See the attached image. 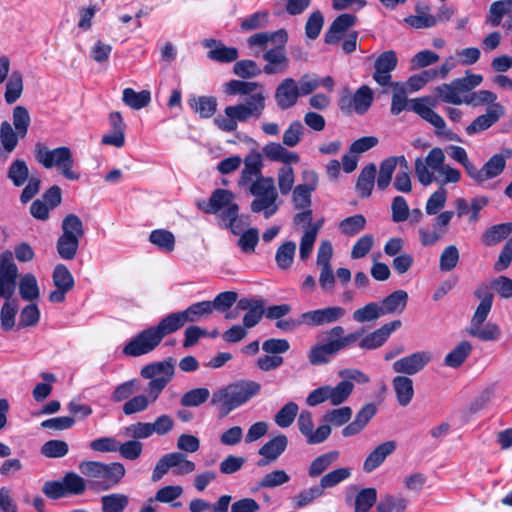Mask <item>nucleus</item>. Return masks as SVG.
<instances>
[{
  "mask_svg": "<svg viewBox=\"0 0 512 512\" xmlns=\"http://www.w3.org/2000/svg\"><path fill=\"white\" fill-rule=\"evenodd\" d=\"M227 95H249L248 99L236 105L227 106L225 115L214 118V124L224 132H234L238 128V122H247L254 118L259 119L266 107V96L262 86L258 82L243 80H230L225 84Z\"/></svg>",
  "mask_w": 512,
  "mask_h": 512,
  "instance_id": "nucleus-1",
  "label": "nucleus"
},
{
  "mask_svg": "<svg viewBox=\"0 0 512 512\" xmlns=\"http://www.w3.org/2000/svg\"><path fill=\"white\" fill-rule=\"evenodd\" d=\"M392 88L390 112L397 116L405 110L413 111L436 129V133L445 134L446 123L441 115L429 107L432 98L429 96L408 99L407 89L402 82L389 85Z\"/></svg>",
  "mask_w": 512,
  "mask_h": 512,
  "instance_id": "nucleus-2",
  "label": "nucleus"
},
{
  "mask_svg": "<svg viewBox=\"0 0 512 512\" xmlns=\"http://www.w3.org/2000/svg\"><path fill=\"white\" fill-rule=\"evenodd\" d=\"M234 194L227 189H216L212 192L209 201H199L198 208L206 214H215L234 235H241L244 222L239 218V206L234 201Z\"/></svg>",
  "mask_w": 512,
  "mask_h": 512,
  "instance_id": "nucleus-3",
  "label": "nucleus"
},
{
  "mask_svg": "<svg viewBox=\"0 0 512 512\" xmlns=\"http://www.w3.org/2000/svg\"><path fill=\"white\" fill-rule=\"evenodd\" d=\"M490 289H492L490 284L485 283L480 284L475 289L474 295L480 300V303L467 327V333L481 341H496L501 336V329L496 323L488 322L484 324L491 311L494 299Z\"/></svg>",
  "mask_w": 512,
  "mask_h": 512,
  "instance_id": "nucleus-4",
  "label": "nucleus"
},
{
  "mask_svg": "<svg viewBox=\"0 0 512 512\" xmlns=\"http://www.w3.org/2000/svg\"><path fill=\"white\" fill-rule=\"evenodd\" d=\"M261 391V384L253 380H238L213 392L211 405L227 416L236 408L246 404Z\"/></svg>",
  "mask_w": 512,
  "mask_h": 512,
  "instance_id": "nucleus-5",
  "label": "nucleus"
},
{
  "mask_svg": "<svg viewBox=\"0 0 512 512\" xmlns=\"http://www.w3.org/2000/svg\"><path fill=\"white\" fill-rule=\"evenodd\" d=\"M447 154L461 164L468 177L478 186L501 175L506 167L505 157L502 154L492 155L481 168H478L468 157L466 150L461 146L451 145L446 148Z\"/></svg>",
  "mask_w": 512,
  "mask_h": 512,
  "instance_id": "nucleus-6",
  "label": "nucleus"
},
{
  "mask_svg": "<svg viewBox=\"0 0 512 512\" xmlns=\"http://www.w3.org/2000/svg\"><path fill=\"white\" fill-rule=\"evenodd\" d=\"M78 469L89 479V487L95 492H104L115 488L126 474V469L120 462L82 461L79 463Z\"/></svg>",
  "mask_w": 512,
  "mask_h": 512,
  "instance_id": "nucleus-7",
  "label": "nucleus"
},
{
  "mask_svg": "<svg viewBox=\"0 0 512 512\" xmlns=\"http://www.w3.org/2000/svg\"><path fill=\"white\" fill-rule=\"evenodd\" d=\"M34 157L36 162L45 169L57 168L67 180L75 181L80 178V174L73 169L75 164L73 153L67 146L50 149L43 143L37 142L34 146Z\"/></svg>",
  "mask_w": 512,
  "mask_h": 512,
  "instance_id": "nucleus-8",
  "label": "nucleus"
},
{
  "mask_svg": "<svg viewBox=\"0 0 512 512\" xmlns=\"http://www.w3.org/2000/svg\"><path fill=\"white\" fill-rule=\"evenodd\" d=\"M250 193L254 196L250 208L254 213H262L269 219L279 209L278 191L272 177H260L250 185Z\"/></svg>",
  "mask_w": 512,
  "mask_h": 512,
  "instance_id": "nucleus-9",
  "label": "nucleus"
},
{
  "mask_svg": "<svg viewBox=\"0 0 512 512\" xmlns=\"http://www.w3.org/2000/svg\"><path fill=\"white\" fill-rule=\"evenodd\" d=\"M483 77L478 74H467L450 83H444L435 88L436 96L444 103L461 105L465 104L467 93L479 86Z\"/></svg>",
  "mask_w": 512,
  "mask_h": 512,
  "instance_id": "nucleus-10",
  "label": "nucleus"
},
{
  "mask_svg": "<svg viewBox=\"0 0 512 512\" xmlns=\"http://www.w3.org/2000/svg\"><path fill=\"white\" fill-rule=\"evenodd\" d=\"M175 366L173 359L150 363L142 367L140 376L149 379L148 391L151 393L152 400H157L161 392L173 379Z\"/></svg>",
  "mask_w": 512,
  "mask_h": 512,
  "instance_id": "nucleus-11",
  "label": "nucleus"
},
{
  "mask_svg": "<svg viewBox=\"0 0 512 512\" xmlns=\"http://www.w3.org/2000/svg\"><path fill=\"white\" fill-rule=\"evenodd\" d=\"M353 390L354 384L350 381L342 380L336 386L323 385L308 394L306 404L314 407L328 401L332 406H340L348 400Z\"/></svg>",
  "mask_w": 512,
  "mask_h": 512,
  "instance_id": "nucleus-12",
  "label": "nucleus"
},
{
  "mask_svg": "<svg viewBox=\"0 0 512 512\" xmlns=\"http://www.w3.org/2000/svg\"><path fill=\"white\" fill-rule=\"evenodd\" d=\"M170 469H173L174 475L184 476L194 472L196 464L180 451L167 453L157 461L151 480L158 482Z\"/></svg>",
  "mask_w": 512,
  "mask_h": 512,
  "instance_id": "nucleus-13",
  "label": "nucleus"
},
{
  "mask_svg": "<svg viewBox=\"0 0 512 512\" xmlns=\"http://www.w3.org/2000/svg\"><path fill=\"white\" fill-rule=\"evenodd\" d=\"M160 343L161 339L150 326L131 338L123 347L122 353L129 357H139L152 352Z\"/></svg>",
  "mask_w": 512,
  "mask_h": 512,
  "instance_id": "nucleus-14",
  "label": "nucleus"
},
{
  "mask_svg": "<svg viewBox=\"0 0 512 512\" xmlns=\"http://www.w3.org/2000/svg\"><path fill=\"white\" fill-rule=\"evenodd\" d=\"M18 278V267L14 263L13 253L6 250L0 254V298L12 299Z\"/></svg>",
  "mask_w": 512,
  "mask_h": 512,
  "instance_id": "nucleus-15",
  "label": "nucleus"
},
{
  "mask_svg": "<svg viewBox=\"0 0 512 512\" xmlns=\"http://www.w3.org/2000/svg\"><path fill=\"white\" fill-rule=\"evenodd\" d=\"M433 359V353L429 350H419L406 355L392 364L395 373L411 376L422 371Z\"/></svg>",
  "mask_w": 512,
  "mask_h": 512,
  "instance_id": "nucleus-16",
  "label": "nucleus"
},
{
  "mask_svg": "<svg viewBox=\"0 0 512 512\" xmlns=\"http://www.w3.org/2000/svg\"><path fill=\"white\" fill-rule=\"evenodd\" d=\"M346 315L341 306H327L302 313L304 325L319 327L340 321Z\"/></svg>",
  "mask_w": 512,
  "mask_h": 512,
  "instance_id": "nucleus-17",
  "label": "nucleus"
},
{
  "mask_svg": "<svg viewBox=\"0 0 512 512\" xmlns=\"http://www.w3.org/2000/svg\"><path fill=\"white\" fill-rule=\"evenodd\" d=\"M397 64L396 52L393 50L384 51L374 62L373 80L382 87L393 84L391 73L396 69Z\"/></svg>",
  "mask_w": 512,
  "mask_h": 512,
  "instance_id": "nucleus-18",
  "label": "nucleus"
},
{
  "mask_svg": "<svg viewBox=\"0 0 512 512\" xmlns=\"http://www.w3.org/2000/svg\"><path fill=\"white\" fill-rule=\"evenodd\" d=\"M287 43L275 42L274 47L263 53V59L267 62L263 72L267 75H275L286 72L289 66V59L286 54Z\"/></svg>",
  "mask_w": 512,
  "mask_h": 512,
  "instance_id": "nucleus-19",
  "label": "nucleus"
},
{
  "mask_svg": "<svg viewBox=\"0 0 512 512\" xmlns=\"http://www.w3.org/2000/svg\"><path fill=\"white\" fill-rule=\"evenodd\" d=\"M505 114V108L502 104H495L487 107L484 114L476 117L465 129L469 136L482 133L496 124Z\"/></svg>",
  "mask_w": 512,
  "mask_h": 512,
  "instance_id": "nucleus-20",
  "label": "nucleus"
},
{
  "mask_svg": "<svg viewBox=\"0 0 512 512\" xmlns=\"http://www.w3.org/2000/svg\"><path fill=\"white\" fill-rule=\"evenodd\" d=\"M299 97L298 84L294 78L288 77L283 79L275 89V102L281 110L294 107Z\"/></svg>",
  "mask_w": 512,
  "mask_h": 512,
  "instance_id": "nucleus-21",
  "label": "nucleus"
},
{
  "mask_svg": "<svg viewBox=\"0 0 512 512\" xmlns=\"http://www.w3.org/2000/svg\"><path fill=\"white\" fill-rule=\"evenodd\" d=\"M288 439L284 434H279L266 442L258 451L262 458L258 461L259 467L267 466L276 461L286 450Z\"/></svg>",
  "mask_w": 512,
  "mask_h": 512,
  "instance_id": "nucleus-22",
  "label": "nucleus"
},
{
  "mask_svg": "<svg viewBox=\"0 0 512 512\" xmlns=\"http://www.w3.org/2000/svg\"><path fill=\"white\" fill-rule=\"evenodd\" d=\"M400 326V320H394L384 324L379 329L363 337L359 342V347L365 350H372L381 347L390 337L392 332L397 330Z\"/></svg>",
  "mask_w": 512,
  "mask_h": 512,
  "instance_id": "nucleus-23",
  "label": "nucleus"
},
{
  "mask_svg": "<svg viewBox=\"0 0 512 512\" xmlns=\"http://www.w3.org/2000/svg\"><path fill=\"white\" fill-rule=\"evenodd\" d=\"M397 448V444L394 440L386 441L379 444L374 450H372L363 463V470L366 473H371L377 469L386 458L391 455Z\"/></svg>",
  "mask_w": 512,
  "mask_h": 512,
  "instance_id": "nucleus-24",
  "label": "nucleus"
},
{
  "mask_svg": "<svg viewBox=\"0 0 512 512\" xmlns=\"http://www.w3.org/2000/svg\"><path fill=\"white\" fill-rule=\"evenodd\" d=\"M203 46L210 49L207 54L208 58L216 62L230 63L239 56L237 48L227 47L215 39H205Z\"/></svg>",
  "mask_w": 512,
  "mask_h": 512,
  "instance_id": "nucleus-25",
  "label": "nucleus"
},
{
  "mask_svg": "<svg viewBox=\"0 0 512 512\" xmlns=\"http://www.w3.org/2000/svg\"><path fill=\"white\" fill-rule=\"evenodd\" d=\"M357 21V17L354 14L343 13L330 25L329 29L325 33L324 40L327 44H336L340 41L342 34L346 32L350 27L354 26Z\"/></svg>",
  "mask_w": 512,
  "mask_h": 512,
  "instance_id": "nucleus-26",
  "label": "nucleus"
},
{
  "mask_svg": "<svg viewBox=\"0 0 512 512\" xmlns=\"http://www.w3.org/2000/svg\"><path fill=\"white\" fill-rule=\"evenodd\" d=\"M288 33L285 29H279L273 32H259L248 37L247 45L250 49L259 48L265 50L268 45L275 42L287 43Z\"/></svg>",
  "mask_w": 512,
  "mask_h": 512,
  "instance_id": "nucleus-27",
  "label": "nucleus"
},
{
  "mask_svg": "<svg viewBox=\"0 0 512 512\" xmlns=\"http://www.w3.org/2000/svg\"><path fill=\"white\" fill-rule=\"evenodd\" d=\"M263 167L262 157L259 153H251L244 159V168L241 171L239 185L245 186L252 184L256 179L262 177L261 170Z\"/></svg>",
  "mask_w": 512,
  "mask_h": 512,
  "instance_id": "nucleus-28",
  "label": "nucleus"
},
{
  "mask_svg": "<svg viewBox=\"0 0 512 512\" xmlns=\"http://www.w3.org/2000/svg\"><path fill=\"white\" fill-rule=\"evenodd\" d=\"M338 353L332 337H327V342L316 344L310 349L308 359L312 365H322L328 363Z\"/></svg>",
  "mask_w": 512,
  "mask_h": 512,
  "instance_id": "nucleus-29",
  "label": "nucleus"
},
{
  "mask_svg": "<svg viewBox=\"0 0 512 512\" xmlns=\"http://www.w3.org/2000/svg\"><path fill=\"white\" fill-rule=\"evenodd\" d=\"M20 135L8 121L0 125V154L7 158L17 147Z\"/></svg>",
  "mask_w": 512,
  "mask_h": 512,
  "instance_id": "nucleus-30",
  "label": "nucleus"
},
{
  "mask_svg": "<svg viewBox=\"0 0 512 512\" xmlns=\"http://www.w3.org/2000/svg\"><path fill=\"white\" fill-rule=\"evenodd\" d=\"M392 386L398 404L402 407L407 406L412 401L414 396L412 379L404 375H398L393 378Z\"/></svg>",
  "mask_w": 512,
  "mask_h": 512,
  "instance_id": "nucleus-31",
  "label": "nucleus"
},
{
  "mask_svg": "<svg viewBox=\"0 0 512 512\" xmlns=\"http://www.w3.org/2000/svg\"><path fill=\"white\" fill-rule=\"evenodd\" d=\"M231 500L230 495H222L215 503L210 504L202 498H195L190 501L189 510L190 512H204L207 510H210V512H228Z\"/></svg>",
  "mask_w": 512,
  "mask_h": 512,
  "instance_id": "nucleus-32",
  "label": "nucleus"
},
{
  "mask_svg": "<svg viewBox=\"0 0 512 512\" xmlns=\"http://www.w3.org/2000/svg\"><path fill=\"white\" fill-rule=\"evenodd\" d=\"M190 108L200 118H210L217 110V100L213 96H192L188 100Z\"/></svg>",
  "mask_w": 512,
  "mask_h": 512,
  "instance_id": "nucleus-33",
  "label": "nucleus"
},
{
  "mask_svg": "<svg viewBox=\"0 0 512 512\" xmlns=\"http://www.w3.org/2000/svg\"><path fill=\"white\" fill-rule=\"evenodd\" d=\"M408 294L404 290H396L385 297L380 304L384 315L399 314L405 309Z\"/></svg>",
  "mask_w": 512,
  "mask_h": 512,
  "instance_id": "nucleus-34",
  "label": "nucleus"
},
{
  "mask_svg": "<svg viewBox=\"0 0 512 512\" xmlns=\"http://www.w3.org/2000/svg\"><path fill=\"white\" fill-rule=\"evenodd\" d=\"M376 171V165L373 163L361 170L356 183V191L360 197L367 198L371 195L375 185Z\"/></svg>",
  "mask_w": 512,
  "mask_h": 512,
  "instance_id": "nucleus-35",
  "label": "nucleus"
},
{
  "mask_svg": "<svg viewBox=\"0 0 512 512\" xmlns=\"http://www.w3.org/2000/svg\"><path fill=\"white\" fill-rule=\"evenodd\" d=\"M340 457L338 450H331L317 456L308 467V475L311 478L321 476Z\"/></svg>",
  "mask_w": 512,
  "mask_h": 512,
  "instance_id": "nucleus-36",
  "label": "nucleus"
},
{
  "mask_svg": "<svg viewBox=\"0 0 512 512\" xmlns=\"http://www.w3.org/2000/svg\"><path fill=\"white\" fill-rule=\"evenodd\" d=\"M183 319L184 318H182L180 311L171 313L161 319L157 325L152 327L162 341L165 336L178 331L185 325Z\"/></svg>",
  "mask_w": 512,
  "mask_h": 512,
  "instance_id": "nucleus-37",
  "label": "nucleus"
},
{
  "mask_svg": "<svg viewBox=\"0 0 512 512\" xmlns=\"http://www.w3.org/2000/svg\"><path fill=\"white\" fill-rule=\"evenodd\" d=\"M327 337H332L338 352L352 346L361 336L360 332L345 334V329L340 326H334L326 332Z\"/></svg>",
  "mask_w": 512,
  "mask_h": 512,
  "instance_id": "nucleus-38",
  "label": "nucleus"
},
{
  "mask_svg": "<svg viewBox=\"0 0 512 512\" xmlns=\"http://www.w3.org/2000/svg\"><path fill=\"white\" fill-rule=\"evenodd\" d=\"M512 233V223L506 222L497 225H493L488 228L482 235V242L486 246H493Z\"/></svg>",
  "mask_w": 512,
  "mask_h": 512,
  "instance_id": "nucleus-39",
  "label": "nucleus"
},
{
  "mask_svg": "<svg viewBox=\"0 0 512 512\" xmlns=\"http://www.w3.org/2000/svg\"><path fill=\"white\" fill-rule=\"evenodd\" d=\"M367 220L362 214H355L341 220L338 229L347 237H354L366 228Z\"/></svg>",
  "mask_w": 512,
  "mask_h": 512,
  "instance_id": "nucleus-40",
  "label": "nucleus"
},
{
  "mask_svg": "<svg viewBox=\"0 0 512 512\" xmlns=\"http://www.w3.org/2000/svg\"><path fill=\"white\" fill-rule=\"evenodd\" d=\"M472 352V345L468 341L460 342L444 358V365L450 368L460 367Z\"/></svg>",
  "mask_w": 512,
  "mask_h": 512,
  "instance_id": "nucleus-41",
  "label": "nucleus"
},
{
  "mask_svg": "<svg viewBox=\"0 0 512 512\" xmlns=\"http://www.w3.org/2000/svg\"><path fill=\"white\" fill-rule=\"evenodd\" d=\"M149 241L160 251L169 253L175 248V236L166 229H155L149 235Z\"/></svg>",
  "mask_w": 512,
  "mask_h": 512,
  "instance_id": "nucleus-42",
  "label": "nucleus"
},
{
  "mask_svg": "<svg viewBox=\"0 0 512 512\" xmlns=\"http://www.w3.org/2000/svg\"><path fill=\"white\" fill-rule=\"evenodd\" d=\"M61 235L67 238L80 239L85 231L82 220L75 214H68L64 217L61 224Z\"/></svg>",
  "mask_w": 512,
  "mask_h": 512,
  "instance_id": "nucleus-43",
  "label": "nucleus"
},
{
  "mask_svg": "<svg viewBox=\"0 0 512 512\" xmlns=\"http://www.w3.org/2000/svg\"><path fill=\"white\" fill-rule=\"evenodd\" d=\"M123 102L132 109L140 110L149 105L151 94L148 90L136 92L132 88H125L122 96Z\"/></svg>",
  "mask_w": 512,
  "mask_h": 512,
  "instance_id": "nucleus-44",
  "label": "nucleus"
},
{
  "mask_svg": "<svg viewBox=\"0 0 512 512\" xmlns=\"http://www.w3.org/2000/svg\"><path fill=\"white\" fill-rule=\"evenodd\" d=\"M102 512H123L129 504V497L122 493H111L100 498Z\"/></svg>",
  "mask_w": 512,
  "mask_h": 512,
  "instance_id": "nucleus-45",
  "label": "nucleus"
},
{
  "mask_svg": "<svg viewBox=\"0 0 512 512\" xmlns=\"http://www.w3.org/2000/svg\"><path fill=\"white\" fill-rule=\"evenodd\" d=\"M19 294L25 301H33L39 298L40 291L36 277L27 273L19 281Z\"/></svg>",
  "mask_w": 512,
  "mask_h": 512,
  "instance_id": "nucleus-46",
  "label": "nucleus"
},
{
  "mask_svg": "<svg viewBox=\"0 0 512 512\" xmlns=\"http://www.w3.org/2000/svg\"><path fill=\"white\" fill-rule=\"evenodd\" d=\"M354 112L357 114L366 113L373 103V91L367 85H362L353 94Z\"/></svg>",
  "mask_w": 512,
  "mask_h": 512,
  "instance_id": "nucleus-47",
  "label": "nucleus"
},
{
  "mask_svg": "<svg viewBox=\"0 0 512 512\" xmlns=\"http://www.w3.org/2000/svg\"><path fill=\"white\" fill-rule=\"evenodd\" d=\"M296 252V244L286 241L281 244L275 254V261L279 269L287 270L291 267Z\"/></svg>",
  "mask_w": 512,
  "mask_h": 512,
  "instance_id": "nucleus-48",
  "label": "nucleus"
},
{
  "mask_svg": "<svg viewBox=\"0 0 512 512\" xmlns=\"http://www.w3.org/2000/svg\"><path fill=\"white\" fill-rule=\"evenodd\" d=\"M23 91V76L20 71H13L6 84L4 94L7 104L15 103L21 96Z\"/></svg>",
  "mask_w": 512,
  "mask_h": 512,
  "instance_id": "nucleus-49",
  "label": "nucleus"
},
{
  "mask_svg": "<svg viewBox=\"0 0 512 512\" xmlns=\"http://www.w3.org/2000/svg\"><path fill=\"white\" fill-rule=\"evenodd\" d=\"M299 411L297 403L290 401L287 402L275 415L274 422L280 428L290 427Z\"/></svg>",
  "mask_w": 512,
  "mask_h": 512,
  "instance_id": "nucleus-50",
  "label": "nucleus"
},
{
  "mask_svg": "<svg viewBox=\"0 0 512 512\" xmlns=\"http://www.w3.org/2000/svg\"><path fill=\"white\" fill-rule=\"evenodd\" d=\"M155 401L152 400L151 393L148 391V395L139 394L128 399L124 403L122 411L125 415L140 413L145 411Z\"/></svg>",
  "mask_w": 512,
  "mask_h": 512,
  "instance_id": "nucleus-51",
  "label": "nucleus"
},
{
  "mask_svg": "<svg viewBox=\"0 0 512 512\" xmlns=\"http://www.w3.org/2000/svg\"><path fill=\"white\" fill-rule=\"evenodd\" d=\"M295 183V173L292 166L282 165L277 171V184L281 195L286 196L292 192Z\"/></svg>",
  "mask_w": 512,
  "mask_h": 512,
  "instance_id": "nucleus-52",
  "label": "nucleus"
},
{
  "mask_svg": "<svg viewBox=\"0 0 512 512\" xmlns=\"http://www.w3.org/2000/svg\"><path fill=\"white\" fill-rule=\"evenodd\" d=\"M352 414L353 411L349 406H342L328 410L323 416V421L326 422L330 427H340L349 422Z\"/></svg>",
  "mask_w": 512,
  "mask_h": 512,
  "instance_id": "nucleus-53",
  "label": "nucleus"
},
{
  "mask_svg": "<svg viewBox=\"0 0 512 512\" xmlns=\"http://www.w3.org/2000/svg\"><path fill=\"white\" fill-rule=\"evenodd\" d=\"M210 301H201L196 302L190 305L184 311H180L182 318H184L185 324L187 322H196L201 319L203 316L210 315L211 311Z\"/></svg>",
  "mask_w": 512,
  "mask_h": 512,
  "instance_id": "nucleus-54",
  "label": "nucleus"
},
{
  "mask_svg": "<svg viewBox=\"0 0 512 512\" xmlns=\"http://www.w3.org/2000/svg\"><path fill=\"white\" fill-rule=\"evenodd\" d=\"M381 316H384V314L377 302H370L353 312V320L358 323L373 321Z\"/></svg>",
  "mask_w": 512,
  "mask_h": 512,
  "instance_id": "nucleus-55",
  "label": "nucleus"
},
{
  "mask_svg": "<svg viewBox=\"0 0 512 512\" xmlns=\"http://www.w3.org/2000/svg\"><path fill=\"white\" fill-rule=\"evenodd\" d=\"M14 129L18 131L20 138L26 137L31 123V117L26 107L18 105L12 113Z\"/></svg>",
  "mask_w": 512,
  "mask_h": 512,
  "instance_id": "nucleus-56",
  "label": "nucleus"
},
{
  "mask_svg": "<svg viewBox=\"0 0 512 512\" xmlns=\"http://www.w3.org/2000/svg\"><path fill=\"white\" fill-rule=\"evenodd\" d=\"M465 104L471 105L473 107H479L484 105H488L489 107L500 103L497 102V95L494 92L489 90H479L475 92H468Z\"/></svg>",
  "mask_w": 512,
  "mask_h": 512,
  "instance_id": "nucleus-57",
  "label": "nucleus"
},
{
  "mask_svg": "<svg viewBox=\"0 0 512 512\" xmlns=\"http://www.w3.org/2000/svg\"><path fill=\"white\" fill-rule=\"evenodd\" d=\"M68 452V443L59 439L46 441L40 448V453L47 458H62L66 456Z\"/></svg>",
  "mask_w": 512,
  "mask_h": 512,
  "instance_id": "nucleus-58",
  "label": "nucleus"
},
{
  "mask_svg": "<svg viewBox=\"0 0 512 512\" xmlns=\"http://www.w3.org/2000/svg\"><path fill=\"white\" fill-rule=\"evenodd\" d=\"M511 10L510 2L507 0L495 1L491 4L489 13L486 17V23L491 27L500 25L502 18Z\"/></svg>",
  "mask_w": 512,
  "mask_h": 512,
  "instance_id": "nucleus-59",
  "label": "nucleus"
},
{
  "mask_svg": "<svg viewBox=\"0 0 512 512\" xmlns=\"http://www.w3.org/2000/svg\"><path fill=\"white\" fill-rule=\"evenodd\" d=\"M7 176L16 187L24 185L29 176L26 162L22 159H17L12 162L8 169Z\"/></svg>",
  "mask_w": 512,
  "mask_h": 512,
  "instance_id": "nucleus-60",
  "label": "nucleus"
},
{
  "mask_svg": "<svg viewBox=\"0 0 512 512\" xmlns=\"http://www.w3.org/2000/svg\"><path fill=\"white\" fill-rule=\"evenodd\" d=\"M210 396L207 388H195L184 393L180 399V404L184 407H198L205 403Z\"/></svg>",
  "mask_w": 512,
  "mask_h": 512,
  "instance_id": "nucleus-61",
  "label": "nucleus"
},
{
  "mask_svg": "<svg viewBox=\"0 0 512 512\" xmlns=\"http://www.w3.org/2000/svg\"><path fill=\"white\" fill-rule=\"evenodd\" d=\"M460 259V253L455 245L445 247L439 258V269L442 272L453 270Z\"/></svg>",
  "mask_w": 512,
  "mask_h": 512,
  "instance_id": "nucleus-62",
  "label": "nucleus"
},
{
  "mask_svg": "<svg viewBox=\"0 0 512 512\" xmlns=\"http://www.w3.org/2000/svg\"><path fill=\"white\" fill-rule=\"evenodd\" d=\"M377 501L375 488L362 489L355 498L354 512H368Z\"/></svg>",
  "mask_w": 512,
  "mask_h": 512,
  "instance_id": "nucleus-63",
  "label": "nucleus"
},
{
  "mask_svg": "<svg viewBox=\"0 0 512 512\" xmlns=\"http://www.w3.org/2000/svg\"><path fill=\"white\" fill-rule=\"evenodd\" d=\"M407 507V500L403 497L386 495L377 504V512H403Z\"/></svg>",
  "mask_w": 512,
  "mask_h": 512,
  "instance_id": "nucleus-64",
  "label": "nucleus"
}]
</instances>
